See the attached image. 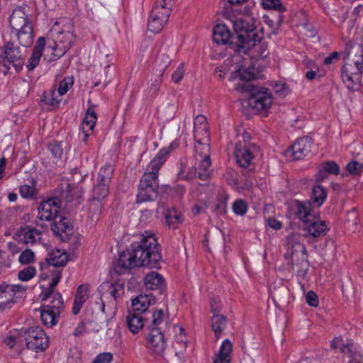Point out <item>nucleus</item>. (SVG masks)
Instances as JSON below:
<instances>
[{"label": "nucleus", "instance_id": "15", "mask_svg": "<svg viewBox=\"0 0 363 363\" xmlns=\"http://www.w3.org/2000/svg\"><path fill=\"white\" fill-rule=\"evenodd\" d=\"M51 230L56 236L60 237L62 241H67L73 234V226L70 220L60 215L52 221Z\"/></svg>", "mask_w": 363, "mask_h": 363}, {"label": "nucleus", "instance_id": "62", "mask_svg": "<svg viewBox=\"0 0 363 363\" xmlns=\"http://www.w3.org/2000/svg\"><path fill=\"white\" fill-rule=\"evenodd\" d=\"M211 311L213 315L218 314L221 309V303L219 298H211L210 301Z\"/></svg>", "mask_w": 363, "mask_h": 363}, {"label": "nucleus", "instance_id": "17", "mask_svg": "<svg viewBox=\"0 0 363 363\" xmlns=\"http://www.w3.org/2000/svg\"><path fill=\"white\" fill-rule=\"evenodd\" d=\"M302 230L303 236L306 238H318L325 235L327 231L329 230V228L324 221L319 220L314 216L303 224Z\"/></svg>", "mask_w": 363, "mask_h": 363}, {"label": "nucleus", "instance_id": "40", "mask_svg": "<svg viewBox=\"0 0 363 363\" xmlns=\"http://www.w3.org/2000/svg\"><path fill=\"white\" fill-rule=\"evenodd\" d=\"M36 183L33 179L31 182V184H24L21 185L19 187V192L21 196L27 199H33L36 194H37V189H36Z\"/></svg>", "mask_w": 363, "mask_h": 363}, {"label": "nucleus", "instance_id": "63", "mask_svg": "<svg viewBox=\"0 0 363 363\" xmlns=\"http://www.w3.org/2000/svg\"><path fill=\"white\" fill-rule=\"evenodd\" d=\"M291 264L293 265V269L296 271L298 276L303 277L306 274V273L308 270V262H307V267L306 268V271L304 272H303V274H301L300 272L301 270H303L302 265H301V261L296 259L294 262L291 261Z\"/></svg>", "mask_w": 363, "mask_h": 363}, {"label": "nucleus", "instance_id": "46", "mask_svg": "<svg viewBox=\"0 0 363 363\" xmlns=\"http://www.w3.org/2000/svg\"><path fill=\"white\" fill-rule=\"evenodd\" d=\"M74 79L72 77H66L60 83L58 87V94L60 96L65 95L68 90L72 86Z\"/></svg>", "mask_w": 363, "mask_h": 363}, {"label": "nucleus", "instance_id": "45", "mask_svg": "<svg viewBox=\"0 0 363 363\" xmlns=\"http://www.w3.org/2000/svg\"><path fill=\"white\" fill-rule=\"evenodd\" d=\"M35 274V268L32 266H28L18 272V278L23 281H28L33 278Z\"/></svg>", "mask_w": 363, "mask_h": 363}, {"label": "nucleus", "instance_id": "31", "mask_svg": "<svg viewBox=\"0 0 363 363\" xmlns=\"http://www.w3.org/2000/svg\"><path fill=\"white\" fill-rule=\"evenodd\" d=\"M310 202H301L296 201L294 208L297 217L303 222V224L308 221L315 215L312 214Z\"/></svg>", "mask_w": 363, "mask_h": 363}, {"label": "nucleus", "instance_id": "57", "mask_svg": "<svg viewBox=\"0 0 363 363\" xmlns=\"http://www.w3.org/2000/svg\"><path fill=\"white\" fill-rule=\"evenodd\" d=\"M174 4V0H157L155 5L164 9V13L170 16L172 8Z\"/></svg>", "mask_w": 363, "mask_h": 363}, {"label": "nucleus", "instance_id": "41", "mask_svg": "<svg viewBox=\"0 0 363 363\" xmlns=\"http://www.w3.org/2000/svg\"><path fill=\"white\" fill-rule=\"evenodd\" d=\"M108 185L98 183L94 186L92 192V199L104 201L108 194Z\"/></svg>", "mask_w": 363, "mask_h": 363}, {"label": "nucleus", "instance_id": "6", "mask_svg": "<svg viewBox=\"0 0 363 363\" xmlns=\"http://www.w3.org/2000/svg\"><path fill=\"white\" fill-rule=\"evenodd\" d=\"M15 333L24 338L28 349L36 352H43L48 347V337L40 327L22 328Z\"/></svg>", "mask_w": 363, "mask_h": 363}, {"label": "nucleus", "instance_id": "16", "mask_svg": "<svg viewBox=\"0 0 363 363\" xmlns=\"http://www.w3.org/2000/svg\"><path fill=\"white\" fill-rule=\"evenodd\" d=\"M41 231L35 228L27 225L19 228L14 234L13 238L26 245H33L40 241Z\"/></svg>", "mask_w": 363, "mask_h": 363}, {"label": "nucleus", "instance_id": "11", "mask_svg": "<svg viewBox=\"0 0 363 363\" xmlns=\"http://www.w3.org/2000/svg\"><path fill=\"white\" fill-rule=\"evenodd\" d=\"M258 151V147L254 144L248 145L237 144L234 151L236 162L241 167H247Z\"/></svg>", "mask_w": 363, "mask_h": 363}, {"label": "nucleus", "instance_id": "30", "mask_svg": "<svg viewBox=\"0 0 363 363\" xmlns=\"http://www.w3.org/2000/svg\"><path fill=\"white\" fill-rule=\"evenodd\" d=\"M230 38V32L225 24H218L215 26L213 34V38L215 43L225 45L229 42Z\"/></svg>", "mask_w": 363, "mask_h": 363}, {"label": "nucleus", "instance_id": "55", "mask_svg": "<svg viewBox=\"0 0 363 363\" xmlns=\"http://www.w3.org/2000/svg\"><path fill=\"white\" fill-rule=\"evenodd\" d=\"M113 360V354L111 352H102L96 355L91 363H111Z\"/></svg>", "mask_w": 363, "mask_h": 363}, {"label": "nucleus", "instance_id": "33", "mask_svg": "<svg viewBox=\"0 0 363 363\" xmlns=\"http://www.w3.org/2000/svg\"><path fill=\"white\" fill-rule=\"evenodd\" d=\"M68 261V255L60 250L52 251L47 258L48 263L53 267H64Z\"/></svg>", "mask_w": 363, "mask_h": 363}, {"label": "nucleus", "instance_id": "26", "mask_svg": "<svg viewBox=\"0 0 363 363\" xmlns=\"http://www.w3.org/2000/svg\"><path fill=\"white\" fill-rule=\"evenodd\" d=\"M142 314L137 313L135 311H128L125 322L129 330L133 334H137L144 326V318Z\"/></svg>", "mask_w": 363, "mask_h": 363}, {"label": "nucleus", "instance_id": "48", "mask_svg": "<svg viewBox=\"0 0 363 363\" xmlns=\"http://www.w3.org/2000/svg\"><path fill=\"white\" fill-rule=\"evenodd\" d=\"M235 74H238L240 80L245 82H247L256 78V74L255 72L244 67H240Z\"/></svg>", "mask_w": 363, "mask_h": 363}, {"label": "nucleus", "instance_id": "3", "mask_svg": "<svg viewBox=\"0 0 363 363\" xmlns=\"http://www.w3.org/2000/svg\"><path fill=\"white\" fill-rule=\"evenodd\" d=\"M194 139L196 141L194 146L195 168L189 173L188 177H198L201 180L207 181L212 173L210 135L203 128L199 130Z\"/></svg>", "mask_w": 363, "mask_h": 363}, {"label": "nucleus", "instance_id": "50", "mask_svg": "<svg viewBox=\"0 0 363 363\" xmlns=\"http://www.w3.org/2000/svg\"><path fill=\"white\" fill-rule=\"evenodd\" d=\"M254 49L256 52V57L260 58H265L268 55L267 52V45L265 42H262L260 40L259 42H257V45L255 47H252L250 50Z\"/></svg>", "mask_w": 363, "mask_h": 363}, {"label": "nucleus", "instance_id": "35", "mask_svg": "<svg viewBox=\"0 0 363 363\" xmlns=\"http://www.w3.org/2000/svg\"><path fill=\"white\" fill-rule=\"evenodd\" d=\"M40 313L43 324L50 328L57 323L60 315V313H57L45 307H43Z\"/></svg>", "mask_w": 363, "mask_h": 363}, {"label": "nucleus", "instance_id": "4", "mask_svg": "<svg viewBox=\"0 0 363 363\" xmlns=\"http://www.w3.org/2000/svg\"><path fill=\"white\" fill-rule=\"evenodd\" d=\"M234 30L237 34V41L233 49L238 55L247 54L252 47H255L257 42L263 38V34L259 32L254 26V18L250 16L238 18L233 22Z\"/></svg>", "mask_w": 363, "mask_h": 363}, {"label": "nucleus", "instance_id": "27", "mask_svg": "<svg viewBox=\"0 0 363 363\" xmlns=\"http://www.w3.org/2000/svg\"><path fill=\"white\" fill-rule=\"evenodd\" d=\"M157 13H158V11H151L148 21L149 30L155 33H159L162 29L169 17V15L167 14L165 12L160 18L157 17Z\"/></svg>", "mask_w": 363, "mask_h": 363}, {"label": "nucleus", "instance_id": "49", "mask_svg": "<svg viewBox=\"0 0 363 363\" xmlns=\"http://www.w3.org/2000/svg\"><path fill=\"white\" fill-rule=\"evenodd\" d=\"M233 212L238 216H244L247 211V204L242 199L236 200L233 204Z\"/></svg>", "mask_w": 363, "mask_h": 363}, {"label": "nucleus", "instance_id": "60", "mask_svg": "<svg viewBox=\"0 0 363 363\" xmlns=\"http://www.w3.org/2000/svg\"><path fill=\"white\" fill-rule=\"evenodd\" d=\"M156 63L161 67V70L164 71L170 63V59L167 55L161 54L157 57Z\"/></svg>", "mask_w": 363, "mask_h": 363}, {"label": "nucleus", "instance_id": "28", "mask_svg": "<svg viewBox=\"0 0 363 363\" xmlns=\"http://www.w3.org/2000/svg\"><path fill=\"white\" fill-rule=\"evenodd\" d=\"M144 284L147 289L151 290L162 289L165 285L163 277L156 272L147 274L144 279Z\"/></svg>", "mask_w": 363, "mask_h": 363}, {"label": "nucleus", "instance_id": "1", "mask_svg": "<svg viewBox=\"0 0 363 363\" xmlns=\"http://www.w3.org/2000/svg\"><path fill=\"white\" fill-rule=\"evenodd\" d=\"M162 256L159 245L153 234L145 232L139 236V240L130 245V249L123 251L113 263L114 271L123 274L135 267L158 268Z\"/></svg>", "mask_w": 363, "mask_h": 363}, {"label": "nucleus", "instance_id": "10", "mask_svg": "<svg viewBox=\"0 0 363 363\" xmlns=\"http://www.w3.org/2000/svg\"><path fill=\"white\" fill-rule=\"evenodd\" d=\"M248 102L252 109L258 112L267 111L272 105V96L267 88H262L250 95Z\"/></svg>", "mask_w": 363, "mask_h": 363}, {"label": "nucleus", "instance_id": "9", "mask_svg": "<svg viewBox=\"0 0 363 363\" xmlns=\"http://www.w3.org/2000/svg\"><path fill=\"white\" fill-rule=\"evenodd\" d=\"M61 201L57 197L50 198L40 203L38 217L41 220L54 221L60 216Z\"/></svg>", "mask_w": 363, "mask_h": 363}, {"label": "nucleus", "instance_id": "22", "mask_svg": "<svg viewBox=\"0 0 363 363\" xmlns=\"http://www.w3.org/2000/svg\"><path fill=\"white\" fill-rule=\"evenodd\" d=\"M9 23L14 30H18L26 26H30L31 23L25 9L22 7L15 9L10 16Z\"/></svg>", "mask_w": 363, "mask_h": 363}, {"label": "nucleus", "instance_id": "29", "mask_svg": "<svg viewBox=\"0 0 363 363\" xmlns=\"http://www.w3.org/2000/svg\"><path fill=\"white\" fill-rule=\"evenodd\" d=\"M232 347V342L228 339L225 340L221 345L218 354L213 359V363H230Z\"/></svg>", "mask_w": 363, "mask_h": 363}, {"label": "nucleus", "instance_id": "32", "mask_svg": "<svg viewBox=\"0 0 363 363\" xmlns=\"http://www.w3.org/2000/svg\"><path fill=\"white\" fill-rule=\"evenodd\" d=\"M88 296L87 287L84 285H80L77 290L72 308V312L74 315L79 313L82 305L86 301Z\"/></svg>", "mask_w": 363, "mask_h": 363}, {"label": "nucleus", "instance_id": "12", "mask_svg": "<svg viewBox=\"0 0 363 363\" xmlns=\"http://www.w3.org/2000/svg\"><path fill=\"white\" fill-rule=\"evenodd\" d=\"M22 57L21 49L14 43L7 42L0 48V65L9 69V65L19 61Z\"/></svg>", "mask_w": 363, "mask_h": 363}, {"label": "nucleus", "instance_id": "24", "mask_svg": "<svg viewBox=\"0 0 363 363\" xmlns=\"http://www.w3.org/2000/svg\"><path fill=\"white\" fill-rule=\"evenodd\" d=\"M96 120L97 116L94 107H89L86 110L82 124V132L84 134V141L86 140L87 138L94 130Z\"/></svg>", "mask_w": 363, "mask_h": 363}, {"label": "nucleus", "instance_id": "14", "mask_svg": "<svg viewBox=\"0 0 363 363\" xmlns=\"http://www.w3.org/2000/svg\"><path fill=\"white\" fill-rule=\"evenodd\" d=\"M148 347L156 355L164 357V351L166 348V341L164 334L158 328L151 329L147 336Z\"/></svg>", "mask_w": 363, "mask_h": 363}, {"label": "nucleus", "instance_id": "25", "mask_svg": "<svg viewBox=\"0 0 363 363\" xmlns=\"http://www.w3.org/2000/svg\"><path fill=\"white\" fill-rule=\"evenodd\" d=\"M339 173V165L333 160H328L320 164L318 172L316 174V180L320 182L326 179L328 174L337 175Z\"/></svg>", "mask_w": 363, "mask_h": 363}, {"label": "nucleus", "instance_id": "53", "mask_svg": "<svg viewBox=\"0 0 363 363\" xmlns=\"http://www.w3.org/2000/svg\"><path fill=\"white\" fill-rule=\"evenodd\" d=\"M48 150L55 158L60 159L62 157L63 150L60 143L54 141L50 143L48 145Z\"/></svg>", "mask_w": 363, "mask_h": 363}, {"label": "nucleus", "instance_id": "8", "mask_svg": "<svg viewBox=\"0 0 363 363\" xmlns=\"http://www.w3.org/2000/svg\"><path fill=\"white\" fill-rule=\"evenodd\" d=\"M286 247L287 253L286 256H290L293 262H294L296 259L301 261L303 270L300 272L303 274L307 267V254L304 245L298 240L296 235H291L287 238Z\"/></svg>", "mask_w": 363, "mask_h": 363}, {"label": "nucleus", "instance_id": "37", "mask_svg": "<svg viewBox=\"0 0 363 363\" xmlns=\"http://www.w3.org/2000/svg\"><path fill=\"white\" fill-rule=\"evenodd\" d=\"M225 325L226 319L225 316L219 314L213 315L211 320V326L215 333L216 339L219 338L220 335L225 328Z\"/></svg>", "mask_w": 363, "mask_h": 363}, {"label": "nucleus", "instance_id": "2", "mask_svg": "<svg viewBox=\"0 0 363 363\" xmlns=\"http://www.w3.org/2000/svg\"><path fill=\"white\" fill-rule=\"evenodd\" d=\"M167 151L162 150L155 156L147 165L138 184L136 203L152 201L157 198L159 189L158 173L167 160Z\"/></svg>", "mask_w": 363, "mask_h": 363}, {"label": "nucleus", "instance_id": "36", "mask_svg": "<svg viewBox=\"0 0 363 363\" xmlns=\"http://www.w3.org/2000/svg\"><path fill=\"white\" fill-rule=\"evenodd\" d=\"M327 197L326 189L321 185H316L313 188L311 195V199L313 204L316 207H320L324 203Z\"/></svg>", "mask_w": 363, "mask_h": 363}, {"label": "nucleus", "instance_id": "64", "mask_svg": "<svg viewBox=\"0 0 363 363\" xmlns=\"http://www.w3.org/2000/svg\"><path fill=\"white\" fill-rule=\"evenodd\" d=\"M340 52L335 51L330 54V55L325 58L324 64L330 65L336 63L340 60Z\"/></svg>", "mask_w": 363, "mask_h": 363}, {"label": "nucleus", "instance_id": "43", "mask_svg": "<svg viewBox=\"0 0 363 363\" xmlns=\"http://www.w3.org/2000/svg\"><path fill=\"white\" fill-rule=\"evenodd\" d=\"M261 4L264 9H273L279 13H284L286 11L281 0H262Z\"/></svg>", "mask_w": 363, "mask_h": 363}, {"label": "nucleus", "instance_id": "38", "mask_svg": "<svg viewBox=\"0 0 363 363\" xmlns=\"http://www.w3.org/2000/svg\"><path fill=\"white\" fill-rule=\"evenodd\" d=\"M40 101L45 105L57 107L60 102V99H57L55 89H51L43 94Z\"/></svg>", "mask_w": 363, "mask_h": 363}, {"label": "nucleus", "instance_id": "54", "mask_svg": "<svg viewBox=\"0 0 363 363\" xmlns=\"http://www.w3.org/2000/svg\"><path fill=\"white\" fill-rule=\"evenodd\" d=\"M346 168L351 174L357 175L362 172L363 164L357 161H351L347 164Z\"/></svg>", "mask_w": 363, "mask_h": 363}, {"label": "nucleus", "instance_id": "18", "mask_svg": "<svg viewBox=\"0 0 363 363\" xmlns=\"http://www.w3.org/2000/svg\"><path fill=\"white\" fill-rule=\"evenodd\" d=\"M178 329V333L176 334L172 347L175 350L174 363L184 362V353L187 346V338L184 332V329L180 326L175 327V330Z\"/></svg>", "mask_w": 363, "mask_h": 363}, {"label": "nucleus", "instance_id": "44", "mask_svg": "<svg viewBox=\"0 0 363 363\" xmlns=\"http://www.w3.org/2000/svg\"><path fill=\"white\" fill-rule=\"evenodd\" d=\"M104 201L92 199L89 202V213L91 214V218L98 219L99 216L102 211Z\"/></svg>", "mask_w": 363, "mask_h": 363}, {"label": "nucleus", "instance_id": "34", "mask_svg": "<svg viewBox=\"0 0 363 363\" xmlns=\"http://www.w3.org/2000/svg\"><path fill=\"white\" fill-rule=\"evenodd\" d=\"M17 30L18 40L23 47L27 48L32 45L34 38L32 25L26 26Z\"/></svg>", "mask_w": 363, "mask_h": 363}, {"label": "nucleus", "instance_id": "42", "mask_svg": "<svg viewBox=\"0 0 363 363\" xmlns=\"http://www.w3.org/2000/svg\"><path fill=\"white\" fill-rule=\"evenodd\" d=\"M113 168L111 164H106L104 167H101L99 172V183L106 184L108 185L113 174Z\"/></svg>", "mask_w": 363, "mask_h": 363}, {"label": "nucleus", "instance_id": "20", "mask_svg": "<svg viewBox=\"0 0 363 363\" xmlns=\"http://www.w3.org/2000/svg\"><path fill=\"white\" fill-rule=\"evenodd\" d=\"M311 145L312 142L310 138H301L296 140L288 152L291 154L294 160H302L311 152Z\"/></svg>", "mask_w": 363, "mask_h": 363}, {"label": "nucleus", "instance_id": "51", "mask_svg": "<svg viewBox=\"0 0 363 363\" xmlns=\"http://www.w3.org/2000/svg\"><path fill=\"white\" fill-rule=\"evenodd\" d=\"M34 259H35V254L30 249H26V250H23L21 253L19 258H18L19 262L23 264H30L34 262Z\"/></svg>", "mask_w": 363, "mask_h": 363}, {"label": "nucleus", "instance_id": "13", "mask_svg": "<svg viewBox=\"0 0 363 363\" xmlns=\"http://www.w3.org/2000/svg\"><path fill=\"white\" fill-rule=\"evenodd\" d=\"M363 63L362 62H351L342 66V79L348 88L352 87L353 83L358 80L362 72Z\"/></svg>", "mask_w": 363, "mask_h": 363}, {"label": "nucleus", "instance_id": "61", "mask_svg": "<svg viewBox=\"0 0 363 363\" xmlns=\"http://www.w3.org/2000/svg\"><path fill=\"white\" fill-rule=\"evenodd\" d=\"M164 318V312L162 309L156 310L152 315V325L155 326L154 328H157V326L162 323Z\"/></svg>", "mask_w": 363, "mask_h": 363}, {"label": "nucleus", "instance_id": "7", "mask_svg": "<svg viewBox=\"0 0 363 363\" xmlns=\"http://www.w3.org/2000/svg\"><path fill=\"white\" fill-rule=\"evenodd\" d=\"M102 291L101 299L102 302V311H104L106 300H108V306L111 308H115L117 305V301L121 298L124 292V284L120 282L111 283L106 281L101 285Z\"/></svg>", "mask_w": 363, "mask_h": 363}, {"label": "nucleus", "instance_id": "52", "mask_svg": "<svg viewBox=\"0 0 363 363\" xmlns=\"http://www.w3.org/2000/svg\"><path fill=\"white\" fill-rule=\"evenodd\" d=\"M16 331H19V330H13L4 340V343L11 349L14 348L17 342L19 341V338L22 337L21 335L15 333Z\"/></svg>", "mask_w": 363, "mask_h": 363}, {"label": "nucleus", "instance_id": "39", "mask_svg": "<svg viewBox=\"0 0 363 363\" xmlns=\"http://www.w3.org/2000/svg\"><path fill=\"white\" fill-rule=\"evenodd\" d=\"M165 219L167 224L172 228H175L176 225L182 221L181 213L175 208L169 209L167 211L165 214Z\"/></svg>", "mask_w": 363, "mask_h": 363}, {"label": "nucleus", "instance_id": "59", "mask_svg": "<svg viewBox=\"0 0 363 363\" xmlns=\"http://www.w3.org/2000/svg\"><path fill=\"white\" fill-rule=\"evenodd\" d=\"M184 64H180L172 75V79L175 83H179L184 77Z\"/></svg>", "mask_w": 363, "mask_h": 363}, {"label": "nucleus", "instance_id": "23", "mask_svg": "<svg viewBox=\"0 0 363 363\" xmlns=\"http://www.w3.org/2000/svg\"><path fill=\"white\" fill-rule=\"evenodd\" d=\"M155 303V298L150 294H140L132 300L133 309L137 313L143 314L146 312L150 306Z\"/></svg>", "mask_w": 363, "mask_h": 363}, {"label": "nucleus", "instance_id": "56", "mask_svg": "<svg viewBox=\"0 0 363 363\" xmlns=\"http://www.w3.org/2000/svg\"><path fill=\"white\" fill-rule=\"evenodd\" d=\"M52 281L50 286L46 290L54 291L55 287L57 285L62 277V271L60 269H54L52 271Z\"/></svg>", "mask_w": 363, "mask_h": 363}, {"label": "nucleus", "instance_id": "21", "mask_svg": "<svg viewBox=\"0 0 363 363\" xmlns=\"http://www.w3.org/2000/svg\"><path fill=\"white\" fill-rule=\"evenodd\" d=\"M46 39L44 37L38 38L33 48L30 57L28 59L26 67L29 71L33 70L39 64L43 50L47 47Z\"/></svg>", "mask_w": 363, "mask_h": 363}, {"label": "nucleus", "instance_id": "58", "mask_svg": "<svg viewBox=\"0 0 363 363\" xmlns=\"http://www.w3.org/2000/svg\"><path fill=\"white\" fill-rule=\"evenodd\" d=\"M306 303L312 307H317L318 306L319 301L318 296L313 291H310L306 294Z\"/></svg>", "mask_w": 363, "mask_h": 363}, {"label": "nucleus", "instance_id": "5", "mask_svg": "<svg viewBox=\"0 0 363 363\" xmlns=\"http://www.w3.org/2000/svg\"><path fill=\"white\" fill-rule=\"evenodd\" d=\"M62 22H65L63 29L57 32L53 40H46L47 48L52 50L53 57L50 60H55L62 57L74 42L75 35L72 21L65 19Z\"/></svg>", "mask_w": 363, "mask_h": 363}, {"label": "nucleus", "instance_id": "19", "mask_svg": "<svg viewBox=\"0 0 363 363\" xmlns=\"http://www.w3.org/2000/svg\"><path fill=\"white\" fill-rule=\"evenodd\" d=\"M40 296L43 301L49 302L44 307L60 314L63 311L64 302L60 293L52 290H45L42 291Z\"/></svg>", "mask_w": 363, "mask_h": 363}, {"label": "nucleus", "instance_id": "47", "mask_svg": "<svg viewBox=\"0 0 363 363\" xmlns=\"http://www.w3.org/2000/svg\"><path fill=\"white\" fill-rule=\"evenodd\" d=\"M203 128L205 129V132L208 133L206 118L203 115H199L194 119V137L199 132V130Z\"/></svg>", "mask_w": 363, "mask_h": 363}]
</instances>
